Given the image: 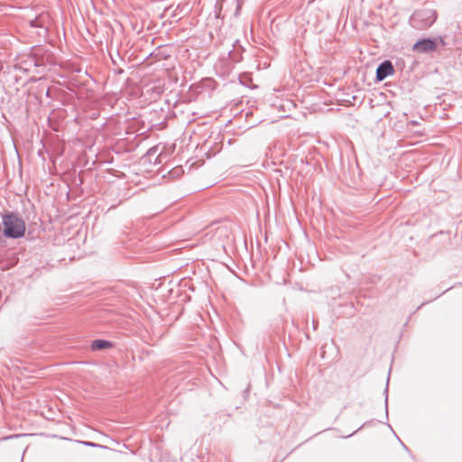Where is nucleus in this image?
Wrapping results in <instances>:
<instances>
[{"label":"nucleus","instance_id":"1","mask_svg":"<svg viewBox=\"0 0 462 462\" xmlns=\"http://www.w3.org/2000/svg\"><path fill=\"white\" fill-rule=\"evenodd\" d=\"M2 224L4 226V237L19 239L24 236L26 225L19 213L5 211L2 214Z\"/></svg>","mask_w":462,"mask_h":462},{"label":"nucleus","instance_id":"2","mask_svg":"<svg viewBox=\"0 0 462 462\" xmlns=\"http://www.w3.org/2000/svg\"><path fill=\"white\" fill-rule=\"evenodd\" d=\"M49 16L48 14H41L34 19L30 21L31 27L39 28L38 35L46 36L49 31Z\"/></svg>","mask_w":462,"mask_h":462},{"label":"nucleus","instance_id":"3","mask_svg":"<svg viewBox=\"0 0 462 462\" xmlns=\"http://www.w3.org/2000/svg\"><path fill=\"white\" fill-rule=\"evenodd\" d=\"M437 49V44L435 41L431 39H423L417 42L413 46V51L419 53L430 52L434 51Z\"/></svg>","mask_w":462,"mask_h":462},{"label":"nucleus","instance_id":"4","mask_svg":"<svg viewBox=\"0 0 462 462\" xmlns=\"http://www.w3.org/2000/svg\"><path fill=\"white\" fill-rule=\"evenodd\" d=\"M394 72L393 67L389 60L383 61L376 69V79L383 80L386 77L393 75Z\"/></svg>","mask_w":462,"mask_h":462},{"label":"nucleus","instance_id":"5","mask_svg":"<svg viewBox=\"0 0 462 462\" xmlns=\"http://www.w3.org/2000/svg\"><path fill=\"white\" fill-rule=\"evenodd\" d=\"M112 346L113 343L106 339H95L91 342V349L93 351H100Z\"/></svg>","mask_w":462,"mask_h":462},{"label":"nucleus","instance_id":"6","mask_svg":"<svg viewBox=\"0 0 462 462\" xmlns=\"http://www.w3.org/2000/svg\"><path fill=\"white\" fill-rule=\"evenodd\" d=\"M83 444L86 445V446H88V447L100 448H107V447L105 446V445L97 444V443L90 442V441H85V442H83Z\"/></svg>","mask_w":462,"mask_h":462},{"label":"nucleus","instance_id":"7","mask_svg":"<svg viewBox=\"0 0 462 462\" xmlns=\"http://www.w3.org/2000/svg\"><path fill=\"white\" fill-rule=\"evenodd\" d=\"M4 236V226L0 223V239Z\"/></svg>","mask_w":462,"mask_h":462},{"label":"nucleus","instance_id":"8","mask_svg":"<svg viewBox=\"0 0 462 462\" xmlns=\"http://www.w3.org/2000/svg\"><path fill=\"white\" fill-rule=\"evenodd\" d=\"M108 53H109V56H110V58H111L112 62H113L114 64H116V59H114V57H113V55H112V51H108Z\"/></svg>","mask_w":462,"mask_h":462},{"label":"nucleus","instance_id":"9","mask_svg":"<svg viewBox=\"0 0 462 462\" xmlns=\"http://www.w3.org/2000/svg\"><path fill=\"white\" fill-rule=\"evenodd\" d=\"M108 53H109V56H110V58H111L112 62H113L114 64H116V59H114V57H113V55H112V51H108Z\"/></svg>","mask_w":462,"mask_h":462}]
</instances>
